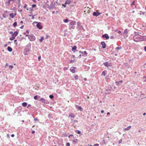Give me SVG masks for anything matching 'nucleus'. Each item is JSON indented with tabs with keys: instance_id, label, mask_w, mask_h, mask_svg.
Listing matches in <instances>:
<instances>
[{
	"instance_id": "obj_21",
	"label": "nucleus",
	"mask_w": 146,
	"mask_h": 146,
	"mask_svg": "<svg viewBox=\"0 0 146 146\" xmlns=\"http://www.w3.org/2000/svg\"><path fill=\"white\" fill-rule=\"evenodd\" d=\"M128 33L127 29H125L124 32V34L125 35H126Z\"/></svg>"
},
{
	"instance_id": "obj_40",
	"label": "nucleus",
	"mask_w": 146,
	"mask_h": 146,
	"mask_svg": "<svg viewBox=\"0 0 146 146\" xmlns=\"http://www.w3.org/2000/svg\"><path fill=\"white\" fill-rule=\"evenodd\" d=\"M49 37V36L46 35V36L45 39H47Z\"/></svg>"
},
{
	"instance_id": "obj_37",
	"label": "nucleus",
	"mask_w": 146,
	"mask_h": 146,
	"mask_svg": "<svg viewBox=\"0 0 146 146\" xmlns=\"http://www.w3.org/2000/svg\"><path fill=\"white\" fill-rule=\"evenodd\" d=\"M84 54H85L86 55V56H87V53H86V51H84L83 52V53Z\"/></svg>"
},
{
	"instance_id": "obj_7",
	"label": "nucleus",
	"mask_w": 146,
	"mask_h": 146,
	"mask_svg": "<svg viewBox=\"0 0 146 146\" xmlns=\"http://www.w3.org/2000/svg\"><path fill=\"white\" fill-rule=\"evenodd\" d=\"M76 68L74 67H72L70 68V71L72 73H74L75 72Z\"/></svg>"
},
{
	"instance_id": "obj_17",
	"label": "nucleus",
	"mask_w": 146,
	"mask_h": 146,
	"mask_svg": "<svg viewBox=\"0 0 146 146\" xmlns=\"http://www.w3.org/2000/svg\"><path fill=\"white\" fill-rule=\"evenodd\" d=\"M107 73V71H104L102 73V75H103L104 76H106V74Z\"/></svg>"
},
{
	"instance_id": "obj_15",
	"label": "nucleus",
	"mask_w": 146,
	"mask_h": 146,
	"mask_svg": "<svg viewBox=\"0 0 146 146\" xmlns=\"http://www.w3.org/2000/svg\"><path fill=\"white\" fill-rule=\"evenodd\" d=\"M105 66L108 68V69L111 68V64H104Z\"/></svg>"
},
{
	"instance_id": "obj_36",
	"label": "nucleus",
	"mask_w": 146,
	"mask_h": 146,
	"mask_svg": "<svg viewBox=\"0 0 146 146\" xmlns=\"http://www.w3.org/2000/svg\"><path fill=\"white\" fill-rule=\"evenodd\" d=\"M34 121H39V120L37 118H35L34 119Z\"/></svg>"
},
{
	"instance_id": "obj_57",
	"label": "nucleus",
	"mask_w": 146,
	"mask_h": 146,
	"mask_svg": "<svg viewBox=\"0 0 146 146\" xmlns=\"http://www.w3.org/2000/svg\"><path fill=\"white\" fill-rule=\"evenodd\" d=\"M77 25H78L79 26V25H80V23L79 22H78L77 23Z\"/></svg>"
},
{
	"instance_id": "obj_46",
	"label": "nucleus",
	"mask_w": 146,
	"mask_h": 146,
	"mask_svg": "<svg viewBox=\"0 0 146 146\" xmlns=\"http://www.w3.org/2000/svg\"><path fill=\"white\" fill-rule=\"evenodd\" d=\"M99 144H95L94 145V146H99Z\"/></svg>"
},
{
	"instance_id": "obj_24",
	"label": "nucleus",
	"mask_w": 146,
	"mask_h": 146,
	"mask_svg": "<svg viewBox=\"0 0 146 146\" xmlns=\"http://www.w3.org/2000/svg\"><path fill=\"white\" fill-rule=\"evenodd\" d=\"M13 25L14 27H15L17 25V23L15 22L13 24Z\"/></svg>"
},
{
	"instance_id": "obj_58",
	"label": "nucleus",
	"mask_w": 146,
	"mask_h": 146,
	"mask_svg": "<svg viewBox=\"0 0 146 146\" xmlns=\"http://www.w3.org/2000/svg\"><path fill=\"white\" fill-rule=\"evenodd\" d=\"M146 113H144L143 114V115H144H144H146Z\"/></svg>"
},
{
	"instance_id": "obj_4",
	"label": "nucleus",
	"mask_w": 146,
	"mask_h": 146,
	"mask_svg": "<svg viewBox=\"0 0 146 146\" xmlns=\"http://www.w3.org/2000/svg\"><path fill=\"white\" fill-rule=\"evenodd\" d=\"M35 23L37 24L36 26L37 28H38L39 29H42V27L41 26V23L40 22H34L33 23V24H34Z\"/></svg>"
},
{
	"instance_id": "obj_48",
	"label": "nucleus",
	"mask_w": 146,
	"mask_h": 146,
	"mask_svg": "<svg viewBox=\"0 0 146 146\" xmlns=\"http://www.w3.org/2000/svg\"><path fill=\"white\" fill-rule=\"evenodd\" d=\"M144 49L145 51L146 52V46H145L144 47Z\"/></svg>"
},
{
	"instance_id": "obj_38",
	"label": "nucleus",
	"mask_w": 146,
	"mask_h": 146,
	"mask_svg": "<svg viewBox=\"0 0 146 146\" xmlns=\"http://www.w3.org/2000/svg\"><path fill=\"white\" fill-rule=\"evenodd\" d=\"M27 6V5L26 4H25L24 6L23 7L25 9V8H26Z\"/></svg>"
},
{
	"instance_id": "obj_28",
	"label": "nucleus",
	"mask_w": 146,
	"mask_h": 146,
	"mask_svg": "<svg viewBox=\"0 0 146 146\" xmlns=\"http://www.w3.org/2000/svg\"><path fill=\"white\" fill-rule=\"evenodd\" d=\"M50 99H52L54 98V96L52 95H50L49 96Z\"/></svg>"
},
{
	"instance_id": "obj_16",
	"label": "nucleus",
	"mask_w": 146,
	"mask_h": 146,
	"mask_svg": "<svg viewBox=\"0 0 146 146\" xmlns=\"http://www.w3.org/2000/svg\"><path fill=\"white\" fill-rule=\"evenodd\" d=\"M7 50L9 52H11L12 50V48L10 46H8L7 47Z\"/></svg>"
},
{
	"instance_id": "obj_31",
	"label": "nucleus",
	"mask_w": 146,
	"mask_h": 146,
	"mask_svg": "<svg viewBox=\"0 0 146 146\" xmlns=\"http://www.w3.org/2000/svg\"><path fill=\"white\" fill-rule=\"evenodd\" d=\"M78 76L77 75H76L75 76L74 78H75V79L76 80H77L78 79Z\"/></svg>"
},
{
	"instance_id": "obj_53",
	"label": "nucleus",
	"mask_w": 146,
	"mask_h": 146,
	"mask_svg": "<svg viewBox=\"0 0 146 146\" xmlns=\"http://www.w3.org/2000/svg\"><path fill=\"white\" fill-rule=\"evenodd\" d=\"M13 33V32H12V31H11L10 32V34H12H12H13V33Z\"/></svg>"
},
{
	"instance_id": "obj_32",
	"label": "nucleus",
	"mask_w": 146,
	"mask_h": 146,
	"mask_svg": "<svg viewBox=\"0 0 146 146\" xmlns=\"http://www.w3.org/2000/svg\"><path fill=\"white\" fill-rule=\"evenodd\" d=\"M37 98H38V96L37 95H36L34 97V98L35 100H37Z\"/></svg>"
},
{
	"instance_id": "obj_39",
	"label": "nucleus",
	"mask_w": 146,
	"mask_h": 146,
	"mask_svg": "<svg viewBox=\"0 0 146 146\" xmlns=\"http://www.w3.org/2000/svg\"><path fill=\"white\" fill-rule=\"evenodd\" d=\"M110 38L111 39H113L114 38V36H111L110 37Z\"/></svg>"
},
{
	"instance_id": "obj_10",
	"label": "nucleus",
	"mask_w": 146,
	"mask_h": 146,
	"mask_svg": "<svg viewBox=\"0 0 146 146\" xmlns=\"http://www.w3.org/2000/svg\"><path fill=\"white\" fill-rule=\"evenodd\" d=\"M16 13L14 14L13 13H11L9 15L12 18H13L16 16Z\"/></svg>"
},
{
	"instance_id": "obj_34",
	"label": "nucleus",
	"mask_w": 146,
	"mask_h": 146,
	"mask_svg": "<svg viewBox=\"0 0 146 146\" xmlns=\"http://www.w3.org/2000/svg\"><path fill=\"white\" fill-rule=\"evenodd\" d=\"M122 139H121L119 140V143L120 144L122 143Z\"/></svg>"
},
{
	"instance_id": "obj_12",
	"label": "nucleus",
	"mask_w": 146,
	"mask_h": 146,
	"mask_svg": "<svg viewBox=\"0 0 146 146\" xmlns=\"http://www.w3.org/2000/svg\"><path fill=\"white\" fill-rule=\"evenodd\" d=\"M93 15L94 16H97L100 15V13L98 12H94L93 13Z\"/></svg>"
},
{
	"instance_id": "obj_33",
	"label": "nucleus",
	"mask_w": 146,
	"mask_h": 146,
	"mask_svg": "<svg viewBox=\"0 0 146 146\" xmlns=\"http://www.w3.org/2000/svg\"><path fill=\"white\" fill-rule=\"evenodd\" d=\"M9 68L10 69H12L13 68V65H10L9 66Z\"/></svg>"
},
{
	"instance_id": "obj_64",
	"label": "nucleus",
	"mask_w": 146,
	"mask_h": 146,
	"mask_svg": "<svg viewBox=\"0 0 146 146\" xmlns=\"http://www.w3.org/2000/svg\"><path fill=\"white\" fill-rule=\"evenodd\" d=\"M109 114H110V113H109V112H108V113H107V115H109Z\"/></svg>"
},
{
	"instance_id": "obj_18",
	"label": "nucleus",
	"mask_w": 146,
	"mask_h": 146,
	"mask_svg": "<svg viewBox=\"0 0 146 146\" xmlns=\"http://www.w3.org/2000/svg\"><path fill=\"white\" fill-rule=\"evenodd\" d=\"M70 3V1L69 0H67L66 1L65 4H69Z\"/></svg>"
},
{
	"instance_id": "obj_44",
	"label": "nucleus",
	"mask_w": 146,
	"mask_h": 146,
	"mask_svg": "<svg viewBox=\"0 0 146 146\" xmlns=\"http://www.w3.org/2000/svg\"><path fill=\"white\" fill-rule=\"evenodd\" d=\"M62 6H63L64 7H66V5L65 4H62Z\"/></svg>"
},
{
	"instance_id": "obj_13",
	"label": "nucleus",
	"mask_w": 146,
	"mask_h": 146,
	"mask_svg": "<svg viewBox=\"0 0 146 146\" xmlns=\"http://www.w3.org/2000/svg\"><path fill=\"white\" fill-rule=\"evenodd\" d=\"M76 107L77 108H78L80 110V111H82V108L81 107V106H79L78 105H76Z\"/></svg>"
},
{
	"instance_id": "obj_30",
	"label": "nucleus",
	"mask_w": 146,
	"mask_h": 146,
	"mask_svg": "<svg viewBox=\"0 0 146 146\" xmlns=\"http://www.w3.org/2000/svg\"><path fill=\"white\" fill-rule=\"evenodd\" d=\"M44 37H42L40 39L39 41L41 42L44 39Z\"/></svg>"
},
{
	"instance_id": "obj_29",
	"label": "nucleus",
	"mask_w": 146,
	"mask_h": 146,
	"mask_svg": "<svg viewBox=\"0 0 146 146\" xmlns=\"http://www.w3.org/2000/svg\"><path fill=\"white\" fill-rule=\"evenodd\" d=\"M121 47H117L116 48V49L117 50H118L119 49H121Z\"/></svg>"
},
{
	"instance_id": "obj_43",
	"label": "nucleus",
	"mask_w": 146,
	"mask_h": 146,
	"mask_svg": "<svg viewBox=\"0 0 146 146\" xmlns=\"http://www.w3.org/2000/svg\"><path fill=\"white\" fill-rule=\"evenodd\" d=\"M69 117H72L73 118H74V116L72 115H69Z\"/></svg>"
},
{
	"instance_id": "obj_54",
	"label": "nucleus",
	"mask_w": 146,
	"mask_h": 146,
	"mask_svg": "<svg viewBox=\"0 0 146 146\" xmlns=\"http://www.w3.org/2000/svg\"><path fill=\"white\" fill-rule=\"evenodd\" d=\"M134 3H135V1H133V2L132 3V5H134Z\"/></svg>"
},
{
	"instance_id": "obj_2",
	"label": "nucleus",
	"mask_w": 146,
	"mask_h": 146,
	"mask_svg": "<svg viewBox=\"0 0 146 146\" xmlns=\"http://www.w3.org/2000/svg\"><path fill=\"white\" fill-rule=\"evenodd\" d=\"M76 22L75 21H71L69 24L70 29H74L75 27L74 26L76 25Z\"/></svg>"
},
{
	"instance_id": "obj_61",
	"label": "nucleus",
	"mask_w": 146,
	"mask_h": 146,
	"mask_svg": "<svg viewBox=\"0 0 146 146\" xmlns=\"http://www.w3.org/2000/svg\"><path fill=\"white\" fill-rule=\"evenodd\" d=\"M70 136H73V135H70L68 136V137H69Z\"/></svg>"
},
{
	"instance_id": "obj_25",
	"label": "nucleus",
	"mask_w": 146,
	"mask_h": 146,
	"mask_svg": "<svg viewBox=\"0 0 146 146\" xmlns=\"http://www.w3.org/2000/svg\"><path fill=\"white\" fill-rule=\"evenodd\" d=\"M75 132L77 133L78 134H80L81 133V131L78 130H76L75 131Z\"/></svg>"
},
{
	"instance_id": "obj_11",
	"label": "nucleus",
	"mask_w": 146,
	"mask_h": 146,
	"mask_svg": "<svg viewBox=\"0 0 146 146\" xmlns=\"http://www.w3.org/2000/svg\"><path fill=\"white\" fill-rule=\"evenodd\" d=\"M101 44L102 45V48H105L106 47V45L105 42H101Z\"/></svg>"
},
{
	"instance_id": "obj_14",
	"label": "nucleus",
	"mask_w": 146,
	"mask_h": 146,
	"mask_svg": "<svg viewBox=\"0 0 146 146\" xmlns=\"http://www.w3.org/2000/svg\"><path fill=\"white\" fill-rule=\"evenodd\" d=\"M131 126L130 125H129L128 127L125 128L124 129V130L125 131L129 130L131 129Z\"/></svg>"
},
{
	"instance_id": "obj_9",
	"label": "nucleus",
	"mask_w": 146,
	"mask_h": 146,
	"mask_svg": "<svg viewBox=\"0 0 146 146\" xmlns=\"http://www.w3.org/2000/svg\"><path fill=\"white\" fill-rule=\"evenodd\" d=\"M102 37L104 38H106L107 40L109 38V37L107 34H105V35H103L102 36Z\"/></svg>"
},
{
	"instance_id": "obj_27",
	"label": "nucleus",
	"mask_w": 146,
	"mask_h": 146,
	"mask_svg": "<svg viewBox=\"0 0 146 146\" xmlns=\"http://www.w3.org/2000/svg\"><path fill=\"white\" fill-rule=\"evenodd\" d=\"M69 21V20H68V19H65L64 21V22L65 23H67L68 21Z\"/></svg>"
},
{
	"instance_id": "obj_1",
	"label": "nucleus",
	"mask_w": 146,
	"mask_h": 146,
	"mask_svg": "<svg viewBox=\"0 0 146 146\" xmlns=\"http://www.w3.org/2000/svg\"><path fill=\"white\" fill-rule=\"evenodd\" d=\"M133 40L135 42H138L142 40L141 36L139 35H136L133 37Z\"/></svg>"
},
{
	"instance_id": "obj_63",
	"label": "nucleus",
	"mask_w": 146,
	"mask_h": 146,
	"mask_svg": "<svg viewBox=\"0 0 146 146\" xmlns=\"http://www.w3.org/2000/svg\"><path fill=\"white\" fill-rule=\"evenodd\" d=\"M121 33V31H118V33Z\"/></svg>"
},
{
	"instance_id": "obj_45",
	"label": "nucleus",
	"mask_w": 146,
	"mask_h": 146,
	"mask_svg": "<svg viewBox=\"0 0 146 146\" xmlns=\"http://www.w3.org/2000/svg\"><path fill=\"white\" fill-rule=\"evenodd\" d=\"M38 60H39L41 59V56H38Z\"/></svg>"
},
{
	"instance_id": "obj_22",
	"label": "nucleus",
	"mask_w": 146,
	"mask_h": 146,
	"mask_svg": "<svg viewBox=\"0 0 146 146\" xmlns=\"http://www.w3.org/2000/svg\"><path fill=\"white\" fill-rule=\"evenodd\" d=\"M78 140L77 139H75L74 140H73L72 142L73 143H76Z\"/></svg>"
},
{
	"instance_id": "obj_41",
	"label": "nucleus",
	"mask_w": 146,
	"mask_h": 146,
	"mask_svg": "<svg viewBox=\"0 0 146 146\" xmlns=\"http://www.w3.org/2000/svg\"><path fill=\"white\" fill-rule=\"evenodd\" d=\"M115 84H116V85H118L120 84V83H117V82H116Z\"/></svg>"
},
{
	"instance_id": "obj_35",
	"label": "nucleus",
	"mask_w": 146,
	"mask_h": 146,
	"mask_svg": "<svg viewBox=\"0 0 146 146\" xmlns=\"http://www.w3.org/2000/svg\"><path fill=\"white\" fill-rule=\"evenodd\" d=\"M70 146V143H66V146Z\"/></svg>"
},
{
	"instance_id": "obj_56",
	"label": "nucleus",
	"mask_w": 146,
	"mask_h": 146,
	"mask_svg": "<svg viewBox=\"0 0 146 146\" xmlns=\"http://www.w3.org/2000/svg\"><path fill=\"white\" fill-rule=\"evenodd\" d=\"M26 32L27 33H29V31L27 30L26 31Z\"/></svg>"
},
{
	"instance_id": "obj_8",
	"label": "nucleus",
	"mask_w": 146,
	"mask_h": 146,
	"mask_svg": "<svg viewBox=\"0 0 146 146\" xmlns=\"http://www.w3.org/2000/svg\"><path fill=\"white\" fill-rule=\"evenodd\" d=\"M90 9V8H89L88 7H85L84 8V10L85 11H84V12L86 13V11H87V12H88V13H89L90 12V11L89 10Z\"/></svg>"
},
{
	"instance_id": "obj_20",
	"label": "nucleus",
	"mask_w": 146,
	"mask_h": 146,
	"mask_svg": "<svg viewBox=\"0 0 146 146\" xmlns=\"http://www.w3.org/2000/svg\"><path fill=\"white\" fill-rule=\"evenodd\" d=\"M48 117L50 118H52L53 117V116L50 113L48 115Z\"/></svg>"
},
{
	"instance_id": "obj_23",
	"label": "nucleus",
	"mask_w": 146,
	"mask_h": 146,
	"mask_svg": "<svg viewBox=\"0 0 146 146\" xmlns=\"http://www.w3.org/2000/svg\"><path fill=\"white\" fill-rule=\"evenodd\" d=\"M77 47L76 46H74L72 49V50L73 51L74 50H76V49Z\"/></svg>"
},
{
	"instance_id": "obj_62",
	"label": "nucleus",
	"mask_w": 146,
	"mask_h": 146,
	"mask_svg": "<svg viewBox=\"0 0 146 146\" xmlns=\"http://www.w3.org/2000/svg\"><path fill=\"white\" fill-rule=\"evenodd\" d=\"M23 23V21H21L20 23H21V24H22V23Z\"/></svg>"
},
{
	"instance_id": "obj_60",
	"label": "nucleus",
	"mask_w": 146,
	"mask_h": 146,
	"mask_svg": "<svg viewBox=\"0 0 146 146\" xmlns=\"http://www.w3.org/2000/svg\"><path fill=\"white\" fill-rule=\"evenodd\" d=\"M84 80H85V81H86L87 80V78H84Z\"/></svg>"
},
{
	"instance_id": "obj_3",
	"label": "nucleus",
	"mask_w": 146,
	"mask_h": 146,
	"mask_svg": "<svg viewBox=\"0 0 146 146\" xmlns=\"http://www.w3.org/2000/svg\"><path fill=\"white\" fill-rule=\"evenodd\" d=\"M39 101L42 102V103L43 104H49V102L47 100H45V99L43 98H40Z\"/></svg>"
},
{
	"instance_id": "obj_5",
	"label": "nucleus",
	"mask_w": 146,
	"mask_h": 146,
	"mask_svg": "<svg viewBox=\"0 0 146 146\" xmlns=\"http://www.w3.org/2000/svg\"><path fill=\"white\" fill-rule=\"evenodd\" d=\"M18 34V33L17 32L15 31L14 32L12 35V37L10 38V40H13L15 38V37Z\"/></svg>"
},
{
	"instance_id": "obj_52",
	"label": "nucleus",
	"mask_w": 146,
	"mask_h": 146,
	"mask_svg": "<svg viewBox=\"0 0 146 146\" xmlns=\"http://www.w3.org/2000/svg\"><path fill=\"white\" fill-rule=\"evenodd\" d=\"M23 27H24V26L23 25L20 27V28L21 29H22L23 28Z\"/></svg>"
},
{
	"instance_id": "obj_6",
	"label": "nucleus",
	"mask_w": 146,
	"mask_h": 146,
	"mask_svg": "<svg viewBox=\"0 0 146 146\" xmlns=\"http://www.w3.org/2000/svg\"><path fill=\"white\" fill-rule=\"evenodd\" d=\"M28 38L31 41H34L35 39V36L32 35H29Z\"/></svg>"
},
{
	"instance_id": "obj_50",
	"label": "nucleus",
	"mask_w": 146,
	"mask_h": 146,
	"mask_svg": "<svg viewBox=\"0 0 146 146\" xmlns=\"http://www.w3.org/2000/svg\"><path fill=\"white\" fill-rule=\"evenodd\" d=\"M79 53H82V54H83V52L81 51H80L79 52Z\"/></svg>"
},
{
	"instance_id": "obj_59",
	"label": "nucleus",
	"mask_w": 146,
	"mask_h": 146,
	"mask_svg": "<svg viewBox=\"0 0 146 146\" xmlns=\"http://www.w3.org/2000/svg\"><path fill=\"white\" fill-rule=\"evenodd\" d=\"M73 60H71V61L70 62V63H73Z\"/></svg>"
},
{
	"instance_id": "obj_26",
	"label": "nucleus",
	"mask_w": 146,
	"mask_h": 146,
	"mask_svg": "<svg viewBox=\"0 0 146 146\" xmlns=\"http://www.w3.org/2000/svg\"><path fill=\"white\" fill-rule=\"evenodd\" d=\"M8 2H6V4H7V5H9L10 3V0H8Z\"/></svg>"
},
{
	"instance_id": "obj_55",
	"label": "nucleus",
	"mask_w": 146,
	"mask_h": 146,
	"mask_svg": "<svg viewBox=\"0 0 146 146\" xmlns=\"http://www.w3.org/2000/svg\"><path fill=\"white\" fill-rule=\"evenodd\" d=\"M104 112V110H102V111H101V113H103Z\"/></svg>"
},
{
	"instance_id": "obj_51",
	"label": "nucleus",
	"mask_w": 146,
	"mask_h": 146,
	"mask_svg": "<svg viewBox=\"0 0 146 146\" xmlns=\"http://www.w3.org/2000/svg\"><path fill=\"white\" fill-rule=\"evenodd\" d=\"M11 136L12 137H13L14 136V135L13 134H12L11 135Z\"/></svg>"
},
{
	"instance_id": "obj_49",
	"label": "nucleus",
	"mask_w": 146,
	"mask_h": 146,
	"mask_svg": "<svg viewBox=\"0 0 146 146\" xmlns=\"http://www.w3.org/2000/svg\"><path fill=\"white\" fill-rule=\"evenodd\" d=\"M35 133V131H32V134H34V133Z\"/></svg>"
},
{
	"instance_id": "obj_42",
	"label": "nucleus",
	"mask_w": 146,
	"mask_h": 146,
	"mask_svg": "<svg viewBox=\"0 0 146 146\" xmlns=\"http://www.w3.org/2000/svg\"><path fill=\"white\" fill-rule=\"evenodd\" d=\"M123 82V81L122 80L120 81H118L117 82V83H121L122 82Z\"/></svg>"
},
{
	"instance_id": "obj_19",
	"label": "nucleus",
	"mask_w": 146,
	"mask_h": 146,
	"mask_svg": "<svg viewBox=\"0 0 146 146\" xmlns=\"http://www.w3.org/2000/svg\"><path fill=\"white\" fill-rule=\"evenodd\" d=\"M22 105L23 106L25 107L27 106V103L25 102H24L22 103Z\"/></svg>"
},
{
	"instance_id": "obj_47",
	"label": "nucleus",
	"mask_w": 146,
	"mask_h": 146,
	"mask_svg": "<svg viewBox=\"0 0 146 146\" xmlns=\"http://www.w3.org/2000/svg\"><path fill=\"white\" fill-rule=\"evenodd\" d=\"M36 6V5H35V4H34V5H32V7H35V6Z\"/></svg>"
}]
</instances>
